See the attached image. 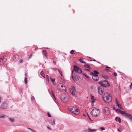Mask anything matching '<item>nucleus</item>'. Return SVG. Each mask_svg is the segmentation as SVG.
Instances as JSON below:
<instances>
[{"label":"nucleus","mask_w":132,"mask_h":132,"mask_svg":"<svg viewBox=\"0 0 132 132\" xmlns=\"http://www.w3.org/2000/svg\"><path fill=\"white\" fill-rule=\"evenodd\" d=\"M103 98L105 102L108 103H110L112 100L111 95L107 93L104 94L103 96Z\"/></svg>","instance_id":"nucleus-1"},{"label":"nucleus","mask_w":132,"mask_h":132,"mask_svg":"<svg viewBox=\"0 0 132 132\" xmlns=\"http://www.w3.org/2000/svg\"><path fill=\"white\" fill-rule=\"evenodd\" d=\"M91 113L93 117H97L100 113L99 110L95 108L92 110Z\"/></svg>","instance_id":"nucleus-2"},{"label":"nucleus","mask_w":132,"mask_h":132,"mask_svg":"<svg viewBox=\"0 0 132 132\" xmlns=\"http://www.w3.org/2000/svg\"><path fill=\"white\" fill-rule=\"evenodd\" d=\"M69 97L68 94H64L61 97V100L64 102H68L69 100Z\"/></svg>","instance_id":"nucleus-3"},{"label":"nucleus","mask_w":132,"mask_h":132,"mask_svg":"<svg viewBox=\"0 0 132 132\" xmlns=\"http://www.w3.org/2000/svg\"><path fill=\"white\" fill-rule=\"evenodd\" d=\"M68 109L71 112L76 115L78 114L79 113V110L76 108H68Z\"/></svg>","instance_id":"nucleus-4"},{"label":"nucleus","mask_w":132,"mask_h":132,"mask_svg":"<svg viewBox=\"0 0 132 132\" xmlns=\"http://www.w3.org/2000/svg\"><path fill=\"white\" fill-rule=\"evenodd\" d=\"M74 70H75V72L79 74L81 73L82 71L81 69L77 66H74V69L72 71V73L74 71Z\"/></svg>","instance_id":"nucleus-5"},{"label":"nucleus","mask_w":132,"mask_h":132,"mask_svg":"<svg viewBox=\"0 0 132 132\" xmlns=\"http://www.w3.org/2000/svg\"><path fill=\"white\" fill-rule=\"evenodd\" d=\"M99 84L100 85L104 87H106L107 86H109L108 82L106 80L104 81L101 82H100Z\"/></svg>","instance_id":"nucleus-6"},{"label":"nucleus","mask_w":132,"mask_h":132,"mask_svg":"<svg viewBox=\"0 0 132 132\" xmlns=\"http://www.w3.org/2000/svg\"><path fill=\"white\" fill-rule=\"evenodd\" d=\"M7 57L5 56V57H2L0 58V64L2 65L7 60Z\"/></svg>","instance_id":"nucleus-7"},{"label":"nucleus","mask_w":132,"mask_h":132,"mask_svg":"<svg viewBox=\"0 0 132 132\" xmlns=\"http://www.w3.org/2000/svg\"><path fill=\"white\" fill-rule=\"evenodd\" d=\"M8 104V101H6L3 102L1 105V108L2 109H4L6 108Z\"/></svg>","instance_id":"nucleus-8"},{"label":"nucleus","mask_w":132,"mask_h":132,"mask_svg":"<svg viewBox=\"0 0 132 132\" xmlns=\"http://www.w3.org/2000/svg\"><path fill=\"white\" fill-rule=\"evenodd\" d=\"M104 113L106 115H109L110 111L109 108L107 107H105L104 109Z\"/></svg>","instance_id":"nucleus-9"},{"label":"nucleus","mask_w":132,"mask_h":132,"mask_svg":"<svg viewBox=\"0 0 132 132\" xmlns=\"http://www.w3.org/2000/svg\"><path fill=\"white\" fill-rule=\"evenodd\" d=\"M75 75V76H74L73 75L72 76V79L74 81L78 80L80 78L79 76L77 74H76Z\"/></svg>","instance_id":"nucleus-10"},{"label":"nucleus","mask_w":132,"mask_h":132,"mask_svg":"<svg viewBox=\"0 0 132 132\" xmlns=\"http://www.w3.org/2000/svg\"><path fill=\"white\" fill-rule=\"evenodd\" d=\"M92 78L95 81H97L99 80L98 75H95V74L92 75Z\"/></svg>","instance_id":"nucleus-11"},{"label":"nucleus","mask_w":132,"mask_h":132,"mask_svg":"<svg viewBox=\"0 0 132 132\" xmlns=\"http://www.w3.org/2000/svg\"><path fill=\"white\" fill-rule=\"evenodd\" d=\"M98 92L100 94H102L103 93L104 90V89L103 87H99L98 88Z\"/></svg>","instance_id":"nucleus-12"},{"label":"nucleus","mask_w":132,"mask_h":132,"mask_svg":"<svg viewBox=\"0 0 132 132\" xmlns=\"http://www.w3.org/2000/svg\"><path fill=\"white\" fill-rule=\"evenodd\" d=\"M70 90L71 92V94L73 96L75 95V89L73 87H72L70 88Z\"/></svg>","instance_id":"nucleus-13"},{"label":"nucleus","mask_w":132,"mask_h":132,"mask_svg":"<svg viewBox=\"0 0 132 132\" xmlns=\"http://www.w3.org/2000/svg\"><path fill=\"white\" fill-rule=\"evenodd\" d=\"M116 104L118 107L120 109H122V105L118 102L117 99H116Z\"/></svg>","instance_id":"nucleus-14"},{"label":"nucleus","mask_w":132,"mask_h":132,"mask_svg":"<svg viewBox=\"0 0 132 132\" xmlns=\"http://www.w3.org/2000/svg\"><path fill=\"white\" fill-rule=\"evenodd\" d=\"M19 59V56L17 55H14L13 57V59L15 61H16Z\"/></svg>","instance_id":"nucleus-15"},{"label":"nucleus","mask_w":132,"mask_h":132,"mask_svg":"<svg viewBox=\"0 0 132 132\" xmlns=\"http://www.w3.org/2000/svg\"><path fill=\"white\" fill-rule=\"evenodd\" d=\"M93 72L94 73L91 72L90 73V75H94L95 74V75H98V74H99L98 72L96 70H94Z\"/></svg>","instance_id":"nucleus-16"},{"label":"nucleus","mask_w":132,"mask_h":132,"mask_svg":"<svg viewBox=\"0 0 132 132\" xmlns=\"http://www.w3.org/2000/svg\"><path fill=\"white\" fill-rule=\"evenodd\" d=\"M85 64L84 66L85 67L90 69L91 68L90 66L88 64H87L86 63V64Z\"/></svg>","instance_id":"nucleus-17"},{"label":"nucleus","mask_w":132,"mask_h":132,"mask_svg":"<svg viewBox=\"0 0 132 132\" xmlns=\"http://www.w3.org/2000/svg\"><path fill=\"white\" fill-rule=\"evenodd\" d=\"M123 129V127L121 126L117 130L119 132H121L122 131Z\"/></svg>","instance_id":"nucleus-18"},{"label":"nucleus","mask_w":132,"mask_h":132,"mask_svg":"<svg viewBox=\"0 0 132 132\" xmlns=\"http://www.w3.org/2000/svg\"><path fill=\"white\" fill-rule=\"evenodd\" d=\"M113 109L115 110L118 113H120V111H121V110H120L119 109H116V108L114 107H113Z\"/></svg>","instance_id":"nucleus-19"},{"label":"nucleus","mask_w":132,"mask_h":132,"mask_svg":"<svg viewBox=\"0 0 132 132\" xmlns=\"http://www.w3.org/2000/svg\"><path fill=\"white\" fill-rule=\"evenodd\" d=\"M116 120L117 122H118L119 123H120L121 122L120 119L118 117H116Z\"/></svg>","instance_id":"nucleus-20"},{"label":"nucleus","mask_w":132,"mask_h":132,"mask_svg":"<svg viewBox=\"0 0 132 132\" xmlns=\"http://www.w3.org/2000/svg\"><path fill=\"white\" fill-rule=\"evenodd\" d=\"M50 80L51 82L54 85L55 84V79H52L50 77Z\"/></svg>","instance_id":"nucleus-21"},{"label":"nucleus","mask_w":132,"mask_h":132,"mask_svg":"<svg viewBox=\"0 0 132 132\" xmlns=\"http://www.w3.org/2000/svg\"><path fill=\"white\" fill-rule=\"evenodd\" d=\"M50 77L48 75H47L46 77V81L48 82L50 80L49 79L50 78Z\"/></svg>","instance_id":"nucleus-22"},{"label":"nucleus","mask_w":132,"mask_h":132,"mask_svg":"<svg viewBox=\"0 0 132 132\" xmlns=\"http://www.w3.org/2000/svg\"><path fill=\"white\" fill-rule=\"evenodd\" d=\"M88 131L89 132H94L96 130L95 129H92L89 128L88 129Z\"/></svg>","instance_id":"nucleus-23"},{"label":"nucleus","mask_w":132,"mask_h":132,"mask_svg":"<svg viewBox=\"0 0 132 132\" xmlns=\"http://www.w3.org/2000/svg\"><path fill=\"white\" fill-rule=\"evenodd\" d=\"M43 53L44 54L45 56L46 57H47V53L46 50H43Z\"/></svg>","instance_id":"nucleus-24"},{"label":"nucleus","mask_w":132,"mask_h":132,"mask_svg":"<svg viewBox=\"0 0 132 132\" xmlns=\"http://www.w3.org/2000/svg\"><path fill=\"white\" fill-rule=\"evenodd\" d=\"M40 74L41 76L43 77H45V75L44 73V72L43 71H42L41 72Z\"/></svg>","instance_id":"nucleus-25"},{"label":"nucleus","mask_w":132,"mask_h":132,"mask_svg":"<svg viewBox=\"0 0 132 132\" xmlns=\"http://www.w3.org/2000/svg\"><path fill=\"white\" fill-rule=\"evenodd\" d=\"M61 88H63L64 89H63V91H66V88H65V86H64L63 85H61Z\"/></svg>","instance_id":"nucleus-26"},{"label":"nucleus","mask_w":132,"mask_h":132,"mask_svg":"<svg viewBox=\"0 0 132 132\" xmlns=\"http://www.w3.org/2000/svg\"><path fill=\"white\" fill-rule=\"evenodd\" d=\"M50 94H51V96L52 97H53L54 98H55V96L54 95V93L53 91H52L51 92V93H50Z\"/></svg>","instance_id":"nucleus-27"},{"label":"nucleus","mask_w":132,"mask_h":132,"mask_svg":"<svg viewBox=\"0 0 132 132\" xmlns=\"http://www.w3.org/2000/svg\"><path fill=\"white\" fill-rule=\"evenodd\" d=\"M6 116H6L5 115H3L0 116V118L4 119V118H5Z\"/></svg>","instance_id":"nucleus-28"},{"label":"nucleus","mask_w":132,"mask_h":132,"mask_svg":"<svg viewBox=\"0 0 132 132\" xmlns=\"http://www.w3.org/2000/svg\"><path fill=\"white\" fill-rule=\"evenodd\" d=\"M9 121L12 122H13L14 121V119H12L11 118H9Z\"/></svg>","instance_id":"nucleus-29"},{"label":"nucleus","mask_w":132,"mask_h":132,"mask_svg":"<svg viewBox=\"0 0 132 132\" xmlns=\"http://www.w3.org/2000/svg\"><path fill=\"white\" fill-rule=\"evenodd\" d=\"M24 81L25 84H27V77H25L24 79Z\"/></svg>","instance_id":"nucleus-30"},{"label":"nucleus","mask_w":132,"mask_h":132,"mask_svg":"<svg viewBox=\"0 0 132 132\" xmlns=\"http://www.w3.org/2000/svg\"><path fill=\"white\" fill-rule=\"evenodd\" d=\"M79 61H80V62L81 63H84V64H86V62H85L84 61H82V59H79L78 60Z\"/></svg>","instance_id":"nucleus-31"},{"label":"nucleus","mask_w":132,"mask_h":132,"mask_svg":"<svg viewBox=\"0 0 132 132\" xmlns=\"http://www.w3.org/2000/svg\"><path fill=\"white\" fill-rule=\"evenodd\" d=\"M82 74H83V75H84V76L85 77H86L88 78H89V76H88L85 73H82Z\"/></svg>","instance_id":"nucleus-32"},{"label":"nucleus","mask_w":132,"mask_h":132,"mask_svg":"<svg viewBox=\"0 0 132 132\" xmlns=\"http://www.w3.org/2000/svg\"><path fill=\"white\" fill-rule=\"evenodd\" d=\"M96 99H93L92 100V102L93 103H93H94L95 102V101L96 100Z\"/></svg>","instance_id":"nucleus-33"},{"label":"nucleus","mask_w":132,"mask_h":132,"mask_svg":"<svg viewBox=\"0 0 132 132\" xmlns=\"http://www.w3.org/2000/svg\"><path fill=\"white\" fill-rule=\"evenodd\" d=\"M103 77L106 79H107L108 78V77L107 76H103Z\"/></svg>","instance_id":"nucleus-34"},{"label":"nucleus","mask_w":132,"mask_h":132,"mask_svg":"<svg viewBox=\"0 0 132 132\" xmlns=\"http://www.w3.org/2000/svg\"><path fill=\"white\" fill-rule=\"evenodd\" d=\"M74 52V50H72L70 51V54H73Z\"/></svg>","instance_id":"nucleus-35"},{"label":"nucleus","mask_w":132,"mask_h":132,"mask_svg":"<svg viewBox=\"0 0 132 132\" xmlns=\"http://www.w3.org/2000/svg\"><path fill=\"white\" fill-rule=\"evenodd\" d=\"M19 61L20 63H21L23 62V61L22 59H20L19 60Z\"/></svg>","instance_id":"nucleus-36"},{"label":"nucleus","mask_w":132,"mask_h":132,"mask_svg":"<svg viewBox=\"0 0 132 132\" xmlns=\"http://www.w3.org/2000/svg\"><path fill=\"white\" fill-rule=\"evenodd\" d=\"M55 124V120H53V123H52V125H54Z\"/></svg>","instance_id":"nucleus-37"},{"label":"nucleus","mask_w":132,"mask_h":132,"mask_svg":"<svg viewBox=\"0 0 132 132\" xmlns=\"http://www.w3.org/2000/svg\"><path fill=\"white\" fill-rule=\"evenodd\" d=\"M53 69V70H55V71H57V70H58V69H57V68H53V69Z\"/></svg>","instance_id":"nucleus-38"},{"label":"nucleus","mask_w":132,"mask_h":132,"mask_svg":"<svg viewBox=\"0 0 132 132\" xmlns=\"http://www.w3.org/2000/svg\"><path fill=\"white\" fill-rule=\"evenodd\" d=\"M47 115L49 117H51V116L49 112L47 113Z\"/></svg>","instance_id":"nucleus-39"},{"label":"nucleus","mask_w":132,"mask_h":132,"mask_svg":"<svg viewBox=\"0 0 132 132\" xmlns=\"http://www.w3.org/2000/svg\"><path fill=\"white\" fill-rule=\"evenodd\" d=\"M58 71L60 73V74H61V73H62L61 71L60 70L58 69Z\"/></svg>","instance_id":"nucleus-40"},{"label":"nucleus","mask_w":132,"mask_h":132,"mask_svg":"<svg viewBox=\"0 0 132 132\" xmlns=\"http://www.w3.org/2000/svg\"><path fill=\"white\" fill-rule=\"evenodd\" d=\"M102 130V131L105 130V128L103 127H101L100 128Z\"/></svg>","instance_id":"nucleus-41"},{"label":"nucleus","mask_w":132,"mask_h":132,"mask_svg":"<svg viewBox=\"0 0 132 132\" xmlns=\"http://www.w3.org/2000/svg\"><path fill=\"white\" fill-rule=\"evenodd\" d=\"M53 63L54 64V65H55V64H56V62L55 61H53Z\"/></svg>","instance_id":"nucleus-42"},{"label":"nucleus","mask_w":132,"mask_h":132,"mask_svg":"<svg viewBox=\"0 0 132 132\" xmlns=\"http://www.w3.org/2000/svg\"><path fill=\"white\" fill-rule=\"evenodd\" d=\"M27 129H29L31 131H32V132L34 130L33 129H32L30 128H27Z\"/></svg>","instance_id":"nucleus-43"},{"label":"nucleus","mask_w":132,"mask_h":132,"mask_svg":"<svg viewBox=\"0 0 132 132\" xmlns=\"http://www.w3.org/2000/svg\"><path fill=\"white\" fill-rule=\"evenodd\" d=\"M31 99L32 100H35V98L33 96H32V97H31Z\"/></svg>","instance_id":"nucleus-44"},{"label":"nucleus","mask_w":132,"mask_h":132,"mask_svg":"<svg viewBox=\"0 0 132 132\" xmlns=\"http://www.w3.org/2000/svg\"><path fill=\"white\" fill-rule=\"evenodd\" d=\"M91 99H92V100L94 99V97L92 96H91Z\"/></svg>","instance_id":"nucleus-45"},{"label":"nucleus","mask_w":132,"mask_h":132,"mask_svg":"<svg viewBox=\"0 0 132 132\" xmlns=\"http://www.w3.org/2000/svg\"><path fill=\"white\" fill-rule=\"evenodd\" d=\"M47 128H48V129H50V130H51V128L50 127L47 126Z\"/></svg>","instance_id":"nucleus-46"},{"label":"nucleus","mask_w":132,"mask_h":132,"mask_svg":"<svg viewBox=\"0 0 132 132\" xmlns=\"http://www.w3.org/2000/svg\"><path fill=\"white\" fill-rule=\"evenodd\" d=\"M114 75L115 76H116L117 75V73H116V72H114Z\"/></svg>","instance_id":"nucleus-47"},{"label":"nucleus","mask_w":132,"mask_h":132,"mask_svg":"<svg viewBox=\"0 0 132 132\" xmlns=\"http://www.w3.org/2000/svg\"><path fill=\"white\" fill-rule=\"evenodd\" d=\"M85 70L86 71H88L89 72L90 71V70L89 69H86Z\"/></svg>","instance_id":"nucleus-48"},{"label":"nucleus","mask_w":132,"mask_h":132,"mask_svg":"<svg viewBox=\"0 0 132 132\" xmlns=\"http://www.w3.org/2000/svg\"><path fill=\"white\" fill-rule=\"evenodd\" d=\"M25 76H26V77H27V73H25Z\"/></svg>","instance_id":"nucleus-49"},{"label":"nucleus","mask_w":132,"mask_h":132,"mask_svg":"<svg viewBox=\"0 0 132 132\" xmlns=\"http://www.w3.org/2000/svg\"><path fill=\"white\" fill-rule=\"evenodd\" d=\"M132 88V83H131V85L130 86V88Z\"/></svg>","instance_id":"nucleus-50"},{"label":"nucleus","mask_w":132,"mask_h":132,"mask_svg":"<svg viewBox=\"0 0 132 132\" xmlns=\"http://www.w3.org/2000/svg\"><path fill=\"white\" fill-rule=\"evenodd\" d=\"M87 115L88 116V117H89V119L90 120L91 119H90V118L89 117V116L88 115V114H87Z\"/></svg>","instance_id":"nucleus-51"},{"label":"nucleus","mask_w":132,"mask_h":132,"mask_svg":"<svg viewBox=\"0 0 132 132\" xmlns=\"http://www.w3.org/2000/svg\"><path fill=\"white\" fill-rule=\"evenodd\" d=\"M106 71H110L108 69H106Z\"/></svg>","instance_id":"nucleus-52"},{"label":"nucleus","mask_w":132,"mask_h":132,"mask_svg":"<svg viewBox=\"0 0 132 132\" xmlns=\"http://www.w3.org/2000/svg\"><path fill=\"white\" fill-rule=\"evenodd\" d=\"M105 67L106 68H109V69L110 68V67Z\"/></svg>","instance_id":"nucleus-53"},{"label":"nucleus","mask_w":132,"mask_h":132,"mask_svg":"<svg viewBox=\"0 0 132 132\" xmlns=\"http://www.w3.org/2000/svg\"><path fill=\"white\" fill-rule=\"evenodd\" d=\"M63 89H64L63 88H61V89H62V91H63V92H64L63 91Z\"/></svg>","instance_id":"nucleus-54"},{"label":"nucleus","mask_w":132,"mask_h":132,"mask_svg":"<svg viewBox=\"0 0 132 132\" xmlns=\"http://www.w3.org/2000/svg\"><path fill=\"white\" fill-rule=\"evenodd\" d=\"M93 61H96V60L95 59L93 60Z\"/></svg>","instance_id":"nucleus-55"},{"label":"nucleus","mask_w":132,"mask_h":132,"mask_svg":"<svg viewBox=\"0 0 132 132\" xmlns=\"http://www.w3.org/2000/svg\"><path fill=\"white\" fill-rule=\"evenodd\" d=\"M60 75H61V76H62V73H61V74H60Z\"/></svg>","instance_id":"nucleus-56"},{"label":"nucleus","mask_w":132,"mask_h":132,"mask_svg":"<svg viewBox=\"0 0 132 132\" xmlns=\"http://www.w3.org/2000/svg\"><path fill=\"white\" fill-rule=\"evenodd\" d=\"M61 85V84H59V85H58V86H60V85Z\"/></svg>","instance_id":"nucleus-57"},{"label":"nucleus","mask_w":132,"mask_h":132,"mask_svg":"<svg viewBox=\"0 0 132 132\" xmlns=\"http://www.w3.org/2000/svg\"><path fill=\"white\" fill-rule=\"evenodd\" d=\"M31 56H32V55H31L30 56V57H31Z\"/></svg>","instance_id":"nucleus-58"},{"label":"nucleus","mask_w":132,"mask_h":132,"mask_svg":"<svg viewBox=\"0 0 132 132\" xmlns=\"http://www.w3.org/2000/svg\"><path fill=\"white\" fill-rule=\"evenodd\" d=\"M32 132H36L34 130Z\"/></svg>","instance_id":"nucleus-59"},{"label":"nucleus","mask_w":132,"mask_h":132,"mask_svg":"<svg viewBox=\"0 0 132 132\" xmlns=\"http://www.w3.org/2000/svg\"><path fill=\"white\" fill-rule=\"evenodd\" d=\"M45 62V63H46V62Z\"/></svg>","instance_id":"nucleus-60"}]
</instances>
